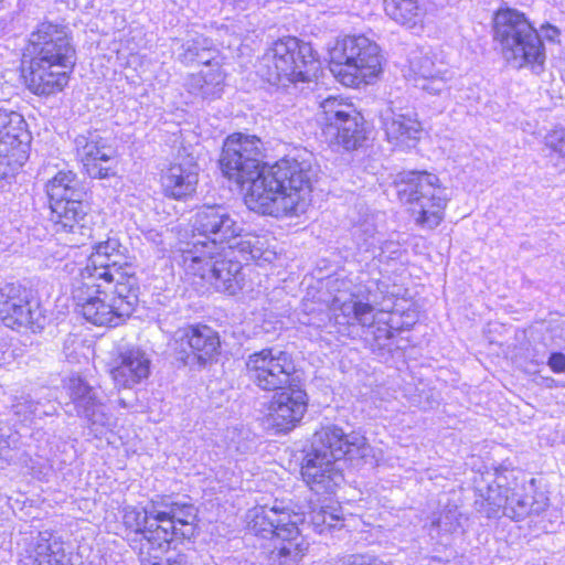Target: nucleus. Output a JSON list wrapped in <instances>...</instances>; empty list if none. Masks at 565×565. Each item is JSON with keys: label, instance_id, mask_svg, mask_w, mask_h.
<instances>
[{"label": "nucleus", "instance_id": "1", "mask_svg": "<svg viewBox=\"0 0 565 565\" xmlns=\"http://www.w3.org/2000/svg\"><path fill=\"white\" fill-rule=\"evenodd\" d=\"M265 147L256 135L232 132L223 140L217 167L243 191L248 210L275 218L296 217L312 203L311 166L294 157L264 161Z\"/></svg>", "mask_w": 565, "mask_h": 565}, {"label": "nucleus", "instance_id": "2", "mask_svg": "<svg viewBox=\"0 0 565 565\" xmlns=\"http://www.w3.org/2000/svg\"><path fill=\"white\" fill-rule=\"evenodd\" d=\"M138 265L118 237L92 244L84 264L71 281L75 313L96 328L116 329L128 323L140 302Z\"/></svg>", "mask_w": 565, "mask_h": 565}, {"label": "nucleus", "instance_id": "3", "mask_svg": "<svg viewBox=\"0 0 565 565\" xmlns=\"http://www.w3.org/2000/svg\"><path fill=\"white\" fill-rule=\"evenodd\" d=\"M190 227L192 236L205 241L181 250V267L186 279L205 291L238 294L245 285L243 265L230 254L238 249L252 255V235L244 233L230 211L216 203L196 206Z\"/></svg>", "mask_w": 565, "mask_h": 565}, {"label": "nucleus", "instance_id": "4", "mask_svg": "<svg viewBox=\"0 0 565 565\" xmlns=\"http://www.w3.org/2000/svg\"><path fill=\"white\" fill-rule=\"evenodd\" d=\"M76 55L73 34L67 25L44 19L24 40L17 68L18 79L36 97H54L70 86Z\"/></svg>", "mask_w": 565, "mask_h": 565}, {"label": "nucleus", "instance_id": "5", "mask_svg": "<svg viewBox=\"0 0 565 565\" xmlns=\"http://www.w3.org/2000/svg\"><path fill=\"white\" fill-rule=\"evenodd\" d=\"M122 526L130 546L142 562L157 558L156 551L167 553L193 539L199 529V511L191 501H179L172 493H159L143 507H127Z\"/></svg>", "mask_w": 565, "mask_h": 565}, {"label": "nucleus", "instance_id": "6", "mask_svg": "<svg viewBox=\"0 0 565 565\" xmlns=\"http://www.w3.org/2000/svg\"><path fill=\"white\" fill-rule=\"evenodd\" d=\"M288 507H254L246 521V530L255 537L267 540L266 558L270 565H300L308 555L310 543L300 525L303 519Z\"/></svg>", "mask_w": 565, "mask_h": 565}, {"label": "nucleus", "instance_id": "7", "mask_svg": "<svg viewBox=\"0 0 565 565\" xmlns=\"http://www.w3.org/2000/svg\"><path fill=\"white\" fill-rule=\"evenodd\" d=\"M381 45L364 33L343 34L328 49L327 67L337 83L360 89L374 84L384 72Z\"/></svg>", "mask_w": 565, "mask_h": 565}, {"label": "nucleus", "instance_id": "8", "mask_svg": "<svg viewBox=\"0 0 565 565\" xmlns=\"http://www.w3.org/2000/svg\"><path fill=\"white\" fill-rule=\"evenodd\" d=\"M492 40L508 63L540 74L545 68L544 40L534 21L515 8L501 6L492 14Z\"/></svg>", "mask_w": 565, "mask_h": 565}, {"label": "nucleus", "instance_id": "9", "mask_svg": "<svg viewBox=\"0 0 565 565\" xmlns=\"http://www.w3.org/2000/svg\"><path fill=\"white\" fill-rule=\"evenodd\" d=\"M316 122L321 138L331 148L354 152L370 140L371 127L363 110L344 94L328 95L319 100Z\"/></svg>", "mask_w": 565, "mask_h": 565}, {"label": "nucleus", "instance_id": "10", "mask_svg": "<svg viewBox=\"0 0 565 565\" xmlns=\"http://www.w3.org/2000/svg\"><path fill=\"white\" fill-rule=\"evenodd\" d=\"M319 65V54L310 42L282 35L266 49L260 76L276 87L308 84L316 77Z\"/></svg>", "mask_w": 565, "mask_h": 565}, {"label": "nucleus", "instance_id": "11", "mask_svg": "<svg viewBox=\"0 0 565 565\" xmlns=\"http://www.w3.org/2000/svg\"><path fill=\"white\" fill-rule=\"evenodd\" d=\"M393 185L397 199L408 207L418 227L435 230L444 223L449 198L436 173L428 170L401 171Z\"/></svg>", "mask_w": 565, "mask_h": 565}, {"label": "nucleus", "instance_id": "12", "mask_svg": "<svg viewBox=\"0 0 565 565\" xmlns=\"http://www.w3.org/2000/svg\"><path fill=\"white\" fill-rule=\"evenodd\" d=\"M49 216L56 233L75 234L86 227L90 203L82 198L73 170H60L44 184Z\"/></svg>", "mask_w": 565, "mask_h": 565}, {"label": "nucleus", "instance_id": "13", "mask_svg": "<svg viewBox=\"0 0 565 565\" xmlns=\"http://www.w3.org/2000/svg\"><path fill=\"white\" fill-rule=\"evenodd\" d=\"M245 373L248 380L263 392L285 388L295 379H302L292 353L276 350L273 347L262 348L250 353L245 361Z\"/></svg>", "mask_w": 565, "mask_h": 565}, {"label": "nucleus", "instance_id": "14", "mask_svg": "<svg viewBox=\"0 0 565 565\" xmlns=\"http://www.w3.org/2000/svg\"><path fill=\"white\" fill-rule=\"evenodd\" d=\"M273 393L265 404L263 420L275 435H288L301 425L309 408L305 380L295 379L285 388Z\"/></svg>", "mask_w": 565, "mask_h": 565}, {"label": "nucleus", "instance_id": "15", "mask_svg": "<svg viewBox=\"0 0 565 565\" xmlns=\"http://www.w3.org/2000/svg\"><path fill=\"white\" fill-rule=\"evenodd\" d=\"M173 352L184 365L207 367L223 355V342L217 330L204 322L188 323L177 331Z\"/></svg>", "mask_w": 565, "mask_h": 565}, {"label": "nucleus", "instance_id": "16", "mask_svg": "<svg viewBox=\"0 0 565 565\" xmlns=\"http://www.w3.org/2000/svg\"><path fill=\"white\" fill-rule=\"evenodd\" d=\"M32 136L24 118L0 109V181L13 180L29 159Z\"/></svg>", "mask_w": 565, "mask_h": 565}, {"label": "nucleus", "instance_id": "17", "mask_svg": "<svg viewBox=\"0 0 565 565\" xmlns=\"http://www.w3.org/2000/svg\"><path fill=\"white\" fill-rule=\"evenodd\" d=\"M200 172V163L192 153L175 156L158 173L162 196L177 202L192 200L198 193Z\"/></svg>", "mask_w": 565, "mask_h": 565}, {"label": "nucleus", "instance_id": "18", "mask_svg": "<svg viewBox=\"0 0 565 565\" xmlns=\"http://www.w3.org/2000/svg\"><path fill=\"white\" fill-rule=\"evenodd\" d=\"M74 154L82 172L90 179H110L117 175V151L105 138L88 132L74 139Z\"/></svg>", "mask_w": 565, "mask_h": 565}, {"label": "nucleus", "instance_id": "19", "mask_svg": "<svg viewBox=\"0 0 565 565\" xmlns=\"http://www.w3.org/2000/svg\"><path fill=\"white\" fill-rule=\"evenodd\" d=\"M107 373L118 391L129 390L149 379L151 361L141 348L128 347L114 354Z\"/></svg>", "mask_w": 565, "mask_h": 565}, {"label": "nucleus", "instance_id": "20", "mask_svg": "<svg viewBox=\"0 0 565 565\" xmlns=\"http://www.w3.org/2000/svg\"><path fill=\"white\" fill-rule=\"evenodd\" d=\"M366 444L365 437L347 434L337 425H322L312 434V449L319 451L324 460L338 461L359 454Z\"/></svg>", "mask_w": 565, "mask_h": 565}, {"label": "nucleus", "instance_id": "21", "mask_svg": "<svg viewBox=\"0 0 565 565\" xmlns=\"http://www.w3.org/2000/svg\"><path fill=\"white\" fill-rule=\"evenodd\" d=\"M300 476L306 486L318 494H333L344 482L342 469L319 451H308L300 463Z\"/></svg>", "mask_w": 565, "mask_h": 565}, {"label": "nucleus", "instance_id": "22", "mask_svg": "<svg viewBox=\"0 0 565 565\" xmlns=\"http://www.w3.org/2000/svg\"><path fill=\"white\" fill-rule=\"evenodd\" d=\"M32 297L22 286L8 285L0 291V320L10 329L32 322Z\"/></svg>", "mask_w": 565, "mask_h": 565}, {"label": "nucleus", "instance_id": "23", "mask_svg": "<svg viewBox=\"0 0 565 565\" xmlns=\"http://www.w3.org/2000/svg\"><path fill=\"white\" fill-rule=\"evenodd\" d=\"M384 13L405 29H424L427 10L418 0H383Z\"/></svg>", "mask_w": 565, "mask_h": 565}, {"label": "nucleus", "instance_id": "24", "mask_svg": "<svg viewBox=\"0 0 565 565\" xmlns=\"http://www.w3.org/2000/svg\"><path fill=\"white\" fill-rule=\"evenodd\" d=\"M309 524L319 534H328L344 527L345 513L339 500H329L309 511Z\"/></svg>", "mask_w": 565, "mask_h": 565}, {"label": "nucleus", "instance_id": "25", "mask_svg": "<svg viewBox=\"0 0 565 565\" xmlns=\"http://www.w3.org/2000/svg\"><path fill=\"white\" fill-rule=\"evenodd\" d=\"M383 129L386 139L394 145L414 143L423 132L422 122L413 114H399L386 119Z\"/></svg>", "mask_w": 565, "mask_h": 565}, {"label": "nucleus", "instance_id": "26", "mask_svg": "<svg viewBox=\"0 0 565 565\" xmlns=\"http://www.w3.org/2000/svg\"><path fill=\"white\" fill-rule=\"evenodd\" d=\"M205 65L212 67L190 76L191 89L194 93L201 94L203 97L220 95L223 90L226 74L218 63L212 65L211 62L207 61Z\"/></svg>", "mask_w": 565, "mask_h": 565}, {"label": "nucleus", "instance_id": "27", "mask_svg": "<svg viewBox=\"0 0 565 565\" xmlns=\"http://www.w3.org/2000/svg\"><path fill=\"white\" fill-rule=\"evenodd\" d=\"M65 552L62 547L54 550L50 539H41L34 545L31 565H64Z\"/></svg>", "mask_w": 565, "mask_h": 565}, {"label": "nucleus", "instance_id": "28", "mask_svg": "<svg viewBox=\"0 0 565 565\" xmlns=\"http://www.w3.org/2000/svg\"><path fill=\"white\" fill-rule=\"evenodd\" d=\"M67 390L74 404H78L81 402H86L89 406L100 404L93 392V387L79 376H73L70 379Z\"/></svg>", "mask_w": 565, "mask_h": 565}, {"label": "nucleus", "instance_id": "29", "mask_svg": "<svg viewBox=\"0 0 565 565\" xmlns=\"http://www.w3.org/2000/svg\"><path fill=\"white\" fill-rule=\"evenodd\" d=\"M547 365L553 373L559 374L565 372V354L562 352H553L550 354Z\"/></svg>", "mask_w": 565, "mask_h": 565}, {"label": "nucleus", "instance_id": "30", "mask_svg": "<svg viewBox=\"0 0 565 565\" xmlns=\"http://www.w3.org/2000/svg\"><path fill=\"white\" fill-rule=\"evenodd\" d=\"M372 311V305L362 301L354 302L352 307V312L356 320H361L365 315H369Z\"/></svg>", "mask_w": 565, "mask_h": 565}, {"label": "nucleus", "instance_id": "31", "mask_svg": "<svg viewBox=\"0 0 565 565\" xmlns=\"http://www.w3.org/2000/svg\"><path fill=\"white\" fill-rule=\"evenodd\" d=\"M541 30L545 32V38L548 41L555 43L559 42L561 31L556 26L545 22L541 25Z\"/></svg>", "mask_w": 565, "mask_h": 565}, {"label": "nucleus", "instance_id": "32", "mask_svg": "<svg viewBox=\"0 0 565 565\" xmlns=\"http://www.w3.org/2000/svg\"><path fill=\"white\" fill-rule=\"evenodd\" d=\"M351 565H379V564H376L375 559L365 558L362 556V557H360L359 563L353 562Z\"/></svg>", "mask_w": 565, "mask_h": 565}]
</instances>
